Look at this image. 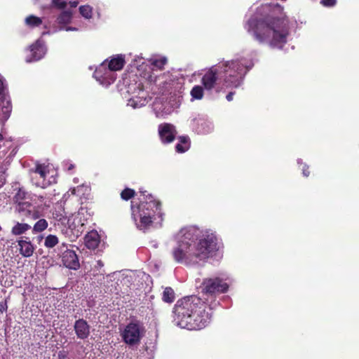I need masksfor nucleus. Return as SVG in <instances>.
I'll list each match as a JSON object with an SVG mask.
<instances>
[{
	"mask_svg": "<svg viewBox=\"0 0 359 359\" xmlns=\"http://www.w3.org/2000/svg\"><path fill=\"white\" fill-rule=\"evenodd\" d=\"M233 95H234V93H232V92L229 93L226 95V100H227L229 102L231 101V100H233Z\"/></svg>",
	"mask_w": 359,
	"mask_h": 359,
	"instance_id": "43",
	"label": "nucleus"
},
{
	"mask_svg": "<svg viewBox=\"0 0 359 359\" xmlns=\"http://www.w3.org/2000/svg\"><path fill=\"white\" fill-rule=\"evenodd\" d=\"M78 4H79V2L77 1H69V5L72 8L76 7Z\"/></svg>",
	"mask_w": 359,
	"mask_h": 359,
	"instance_id": "45",
	"label": "nucleus"
},
{
	"mask_svg": "<svg viewBox=\"0 0 359 359\" xmlns=\"http://www.w3.org/2000/svg\"><path fill=\"white\" fill-rule=\"evenodd\" d=\"M74 168V165L73 164H72V163H69V166H68L67 169H68V170H72Z\"/></svg>",
	"mask_w": 359,
	"mask_h": 359,
	"instance_id": "50",
	"label": "nucleus"
},
{
	"mask_svg": "<svg viewBox=\"0 0 359 359\" xmlns=\"http://www.w3.org/2000/svg\"><path fill=\"white\" fill-rule=\"evenodd\" d=\"M62 255V261L63 264L69 269H77L79 267V258L76 252L72 249H69L65 244H62L60 247Z\"/></svg>",
	"mask_w": 359,
	"mask_h": 359,
	"instance_id": "13",
	"label": "nucleus"
},
{
	"mask_svg": "<svg viewBox=\"0 0 359 359\" xmlns=\"http://www.w3.org/2000/svg\"><path fill=\"white\" fill-rule=\"evenodd\" d=\"M83 213L79 212L72 219H67L66 215L60 213H53L54 218L62 223V224L68 226L69 229H75L76 233H81L83 231V227L84 222L81 219V215Z\"/></svg>",
	"mask_w": 359,
	"mask_h": 359,
	"instance_id": "11",
	"label": "nucleus"
},
{
	"mask_svg": "<svg viewBox=\"0 0 359 359\" xmlns=\"http://www.w3.org/2000/svg\"><path fill=\"white\" fill-rule=\"evenodd\" d=\"M65 30H66V31H72V30H74H74H77V29H76V28H74V27H67V28L65 29Z\"/></svg>",
	"mask_w": 359,
	"mask_h": 359,
	"instance_id": "49",
	"label": "nucleus"
},
{
	"mask_svg": "<svg viewBox=\"0 0 359 359\" xmlns=\"http://www.w3.org/2000/svg\"><path fill=\"white\" fill-rule=\"evenodd\" d=\"M94 78L104 86H108L116 79V74L107 67V60L103 62L94 72Z\"/></svg>",
	"mask_w": 359,
	"mask_h": 359,
	"instance_id": "10",
	"label": "nucleus"
},
{
	"mask_svg": "<svg viewBox=\"0 0 359 359\" xmlns=\"http://www.w3.org/2000/svg\"><path fill=\"white\" fill-rule=\"evenodd\" d=\"M154 111L157 117H164L170 114L172 109L170 107L168 106V104L165 105L163 104L156 102L154 104Z\"/></svg>",
	"mask_w": 359,
	"mask_h": 359,
	"instance_id": "20",
	"label": "nucleus"
},
{
	"mask_svg": "<svg viewBox=\"0 0 359 359\" xmlns=\"http://www.w3.org/2000/svg\"><path fill=\"white\" fill-rule=\"evenodd\" d=\"M165 89L168 91V92H170V93H172V86H171V83H165ZM174 83H172V86H173Z\"/></svg>",
	"mask_w": 359,
	"mask_h": 359,
	"instance_id": "42",
	"label": "nucleus"
},
{
	"mask_svg": "<svg viewBox=\"0 0 359 359\" xmlns=\"http://www.w3.org/2000/svg\"><path fill=\"white\" fill-rule=\"evenodd\" d=\"M25 22L30 27H34L41 25L42 20L40 18L34 15H30L25 19Z\"/></svg>",
	"mask_w": 359,
	"mask_h": 359,
	"instance_id": "25",
	"label": "nucleus"
},
{
	"mask_svg": "<svg viewBox=\"0 0 359 359\" xmlns=\"http://www.w3.org/2000/svg\"><path fill=\"white\" fill-rule=\"evenodd\" d=\"M4 90V82L1 78H0V95L3 93Z\"/></svg>",
	"mask_w": 359,
	"mask_h": 359,
	"instance_id": "41",
	"label": "nucleus"
},
{
	"mask_svg": "<svg viewBox=\"0 0 359 359\" xmlns=\"http://www.w3.org/2000/svg\"><path fill=\"white\" fill-rule=\"evenodd\" d=\"M297 163L299 164V163H302V161H301V160H298V161H297Z\"/></svg>",
	"mask_w": 359,
	"mask_h": 359,
	"instance_id": "52",
	"label": "nucleus"
},
{
	"mask_svg": "<svg viewBox=\"0 0 359 359\" xmlns=\"http://www.w3.org/2000/svg\"><path fill=\"white\" fill-rule=\"evenodd\" d=\"M321 3L325 6H332L335 5L336 0H321Z\"/></svg>",
	"mask_w": 359,
	"mask_h": 359,
	"instance_id": "37",
	"label": "nucleus"
},
{
	"mask_svg": "<svg viewBox=\"0 0 359 359\" xmlns=\"http://www.w3.org/2000/svg\"><path fill=\"white\" fill-rule=\"evenodd\" d=\"M29 51L32 58L27 57V62H30L41 59L46 53V48L42 41L38 40L30 46Z\"/></svg>",
	"mask_w": 359,
	"mask_h": 359,
	"instance_id": "15",
	"label": "nucleus"
},
{
	"mask_svg": "<svg viewBox=\"0 0 359 359\" xmlns=\"http://www.w3.org/2000/svg\"><path fill=\"white\" fill-rule=\"evenodd\" d=\"M158 133L163 142L170 143L174 140L176 130L174 126L170 123H163L158 126Z\"/></svg>",
	"mask_w": 359,
	"mask_h": 359,
	"instance_id": "14",
	"label": "nucleus"
},
{
	"mask_svg": "<svg viewBox=\"0 0 359 359\" xmlns=\"http://www.w3.org/2000/svg\"><path fill=\"white\" fill-rule=\"evenodd\" d=\"M138 89V95H135L128 100V105L133 109L140 108L147 103L143 88L140 83L137 86Z\"/></svg>",
	"mask_w": 359,
	"mask_h": 359,
	"instance_id": "16",
	"label": "nucleus"
},
{
	"mask_svg": "<svg viewBox=\"0 0 359 359\" xmlns=\"http://www.w3.org/2000/svg\"><path fill=\"white\" fill-rule=\"evenodd\" d=\"M76 337L81 339H85L90 334V326L83 319L76 320L74 326Z\"/></svg>",
	"mask_w": 359,
	"mask_h": 359,
	"instance_id": "17",
	"label": "nucleus"
},
{
	"mask_svg": "<svg viewBox=\"0 0 359 359\" xmlns=\"http://www.w3.org/2000/svg\"><path fill=\"white\" fill-rule=\"evenodd\" d=\"M48 227V222L44 219L38 220L33 227V231L36 233H39L44 231Z\"/></svg>",
	"mask_w": 359,
	"mask_h": 359,
	"instance_id": "27",
	"label": "nucleus"
},
{
	"mask_svg": "<svg viewBox=\"0 0 359 359\" xmlns=\"http://www.w3.org/2000/svg\"><path fill=\"white\" fill-rule=\"evenodd\" d=\"M221 83H222V78L220 76L217 65L205 70L201 78V83L205 90L215 89L217 91H219L222 88L220 86Z\"/></svg>",
	"mask_w": 359,
	"mask_h": 359,
	"instance_id": "8",
	"label": "nucleus"
},
{
	"mask_svg": "<svg viewBox=\"0 0 359 359\" xmlns=\"http://www.w3.org/2000/svg\"><path fill=\"white\" fill-rule=\"evenodd\" d=\"M103 266H104V264L101 260L97 261V264L95 265L96 268L101 269L102 267H103Z\"/></svg>",
	"mask_w": 359,
	"mask_h": 359,
	"instance_id": "44",
	"label": "nucleus"
},
{
	"mask_svg": "<svg viewBox=\"0 0 359 359\" xmlns=\"http://www.w3.org/2000/svg\"><path fill=\"white\" fill-rule=\"evenodd\" d=\"M29 176L32 183L42 189L56 183V170L49 165L37 163L30 170Z\"/></svg>",
	"mask_w": 359,
	"mask_h": 359,
	"instance_id": "6",
	"label": "nucleus"
},
{
	"mask_svg": "<svg viewBox=\"0 0 359 359\" xmlns=\"http://www.w3.org/2000/svg\"><path fill=\"white\" fill-rule=\"evenodd\" d=\"M191 95L194 99H202L203 96V88L201 86H195L191 90Z\"/></svg>",
	"mask_w": 359,
	"mask_h": 359,
	"instance_id": "29",
	"label": "nucleus"
},
{
	"mask_svg": "<svg viewBox=\"0 0 359 359\" xmlns=\"http://www.w3.org/2000/svg\"><path fill=\"white\" fill-rule=\"evenodd\" d=\"M31 228V226L27 224H24V231L27 230V229H29Z\"/></svg>",
	"mask_w": 359,
	"mask_h": 359,
	"instance_id": "48",
	"label": "nucleus"
},
{
	"mask_svg": "<svg viewBox=\"0 0 359 359\" xmlns=\"http://www.w3.org/2000/svg\"><path fill=\"white\" fill-rule=\"evenodd\" d=\"M205 125L206 126V128H203L202 130H201L200 131L201 133H209L210 131L212 130V126L210 123H208V122H203L202 123V125Z\"/></svg>",
	"mask_w": 359,
	"mask_h": 359,
	"instance_id": "36",
	"label": "nucleus"
},
{
	"mask_svg": "<svg viewBox=\"0 0 359 359\" xmlns=\"http://www.w3.org/2000/svg\"><path fill=\"white\" fill-rule=\"evenodd\" d=\"M145 332L143 323L133 320L121 331V336L124 343L130 346H135L139 345Z\"/></svg>",
	"mask_w": 359,
	"mask_h": 359,
	"instance_id": "7",
	"label": "nucleus"
},
{
	"mask_svg": "<svg viewBox=\"0 0 359 359\" xmlns=\"http://www.w3.org/2000/svg\"><path fill=\"white\" fill-rule=\"evenodd\" d=\"M203 285V291L209 294H213L217 292H225L229 287L226 283H222V280L217 278L204 280Z\"/></svg>",
	"mask_w": 359,
	"mask_h": 359,
	"instance_id": "12",
	"label": "nucleus"
},
{
	"mask_svg": "<svg viewBox=\"0 0 359 359\" xmlns=\"http://www.w3.org/2000/svg\"><path fill=\"white\" fill-rule=\"evenodd\" d=\"M4 140V136L1 134H0V140Z\"/></svg>",
	"mask_w": 359,
	"mask_h": 359,
	"instance_id": "51",
	"label": "nucleus"
},
{
	"mask_svg": "<svg viewBox=\"0 0 359 359\" xmlns=\"http://www.w3.org/2000/svg\"><path fill=\"white\" fill-rule=\"evenodd\" d=\"M190 147L189 139L188 137H180V142L177 144L175 148L176 151L180 153L185 152Z\"/></svg>",
	"mask_w": 359,
	"mask_h": 359,
	"instance_id": "22",
	"label": "nucleus"
},
{
	"mask_svg": "<svg viewBox=\"0 0 359 359\" xmlns=\"http://www.w3.org/2000/svg\"><path fill=\"white\" fill-rule=\"evenodd\" d=\"M89 191V187L86 185H80L78 186L76 188H72L69 191H67L65 195L64 198H67L70 194L72 195H76L79 197L81 196V195H84L85 194H87Z\"/></svg>",
	"mask_w": 359,
	"mask_h": 359,
	"instance_id": "21",
	"label": "nucleus"
},
{
	"mask_svg": "<svg viewBox=\"0 0 359 359\" xmlns=\"http://www.w3.org/2000/svg\"><path fill=\"white\" fill-rule=\"evenodd\" d=\"M7 309V306L6 302H1L0 303V313H3Z\"/></svg>",
	"mask_w": 359,
	"mask_h": 359,
	"instance_id": "39",
	"label": "nucleus"
},
{
	"mask_svg": "<svg viewBox=\"0 0 359 359\" xmlns=\"http://www.w3.org/2000/svg\"><path fill=\"white\" fill-rule=\"evenodd\" d=\"M100 243V236L96 231L88 232L85 236L86 246L89 249H95Z\"/></svg>",
	"mask_w": 359,
	"mask_h": 359,
	"instance_id": "18",
	"label": "nucleus"
},
{
	"mask_svg": "<svg viewBox=\"0 0 359 359\" xmlns=\"http://www.w3.org/2000/svg\"><path fill=\"white\" fill-rule=\"evenodd\" d=\"M200 235L195 226L182 228L174 236L172 259L179 264L194 265L212 256L217 250L216 236L209 233L199 238Z\"/></svg>",
	"mask_w": 359,
	"mask_h": 359,
	"instance_id": "2",
	"label": "nucleus"
},
{
	"mask_svg": "<svg viewBox=\"0 0 359 359\" xmlns=\"http://www.w3.org/2000/svg\"><path fill=\"white\" fill-rule=\"evenodd\" d=\"M59 243L58 238L55 236L50 234L45 238L44 245L48 248H53Z\"/></svg>",
	"mask_w": 359,
	"mask_h": 359,
	"instance_id": "23",
	"label": "nucleus"
},
{
	"mask_svg": "<svg viewBox=\"0 0 359 359\" xmlns=\"http://www.w3.org/2000/svg\"><path fill=\"white\" fill-rule=\"evenodd\" d=\"M53 4L59 8H63L66 6V1L63 0H52Z\"/></svg>",
	"mask_w": 359,
	"mask_h": 359,
	"instance_id": "35",
	"label": "nucleus"
},
{
	"mask_svg": "<svg viewBox=\"0 0 359 359\" xmlns=\"http://www.w3.org/2000/svg\"><path fill=\"white\" fill-rule=\"evenodd\" d=\"M167 62V59L165 57H161L158 59H156L152 62V65L157 67L158 69H161L163 68V67L165 65Z\"/></svg>",
	"mask_w": 359,
	"mask_h": 359,
	"instance_id": "33",
	"label": "nucleus"
},
{
	"mask_svg": "<svg viewBox=\"0 0 359 359\" xmlns=\"http://www.w3.org/2000/svg\"><path fill=\"white\" fill-rule=\"evenodd\" d=\"M18 245L20 246L19 251L20 254H22V240L18 241Z\"/></svg>",
	"mask_w": 359,
	"mask_h": 359,
	"instance_id": "46",
	"label": "nucleus"
},
{
	"mask_svg": "<svg viewBox=\"0 0 359 359\" xmlns=\"http://www.w3.org/2000/svg\"><path fill=\"white\" fill-rule=\"evenodd\" d=\"M281 11L280 6L273 9L269 5L262 6L248 20V32L261 44L281 48L289 35V20Z\"/></svg>",
	"mask_w": 359,
	"mask_h": 359,
	"instance_id": "1",
	"label": "nucleus"
},
{
	"mask_svg": "<svg viewBox=\"0 0 359 359\" xmlns=\"http://www.w3.org/2000/svg\"><path fill=\"white\" fill-rule=\"evenodd\" d=\"M11 112V106L8 102H6V105L1 107V114L3 116L4 120H7L10 116Z\"/></svg>",
	"mask_w": 359,
	"mask_h": 359,
	"instance_id": "31",
	"label": "nucleus"
},
{
	"mask_svg": "<svg viewBox=\"0 0 359 359\" xmlns=\"http://www.w3.org/2000/svg\"><path fill=\"white\" fill-rule=\"evenodd\" d=\"M148 80L150 83H156L158 80H160V78H157L156 76L150 75L148 77Z\"/></svg>",
	"mask_w": 359,
	"mask_h": 359,
	"instance_id": "38",
	"label": "nucleus"
},
{
	"mask_svg": "<svg viewBox=\"0 0 359 359\" xmlns=\"http://www.w3.org/2000/svg\"><path fill=\"white\" fill-rule=\"evenodd\" d=\"M72 13L69 11H63L57 18L60 24H67L72 20Z\"/></svg>",
	"mask_w": 359,
	"mask_h": 359,
	"instance_id": "26",
	"label": "nucleus"
},
{
	"mask_svg": "<svg viewBox=\"0 0 359 359\" xmlns=\"http://www.w3.org/2000/svg\"><path fill=\"white\" fill-rule=\"evenodd\" d=\"M43 201V196L36 195L25 196L24 194V211L26 209V215L34 219L39 218V208Z\"/></svg>",
	"mask_w": 359,
	"mask_h": 359,
	"instance_id": "9",
	"label": "nucleus"
},
{
	"mask_svg": "<svg viewBox=\"0 0 359 359\" xmlns=\"http://www.w3.org/2000/svg\"><path fill=\"white\" fill-rule=\"evenodd\" d=\"M125 64L124 57L122 55H118L113 57L109 62H107L108 67L113 72L121 70Z\"/></svg>",
	"mask_w": 359,
	"mask_h": 359,
	"instance_id": "19",
	"label": "nucleus"
},
{
	"mask_svg": "<svg viewBox=\"0 0 359 359\" xmlns=\"http://www.w3.org/2000/svg\"><path fill=\"white\" fill-rule=\"evenodd\" d=\"M303 175L306 177H308L309 175V172L306 171V170L305 169V168H304L303 169Z\"/></svg>",
	"mask_w": 359,
	"mask_h": 359,
	"instance_id": "47",
	"label": "nucleus"
},
{
	"mask_svg": "<svg viewBox=\"0 0 359 359\" xmlns=\"http://www.w3.org/2000/svg\"><path fill=\"white\" fill-rule=\"evenodd\" d=\"M163 299L166 302H172L175 299L174 291L170 287H166L163 292Z\"/></svg>",
	"mask_w": 359,
	"mask_h": 359,
	"instance_id": "28",
	"label": "nucleus"
},
{
	"mask_svg": "<svg viewBox=\"0 0 359 359\" xmlns=\"http://www.w3.org/2000/svg\"><path fill=\"white\" fill-rule=\"evenodd\" d=\"M252 66V63L244 58L219 62L217 67L222 78V86L226 88H238Z\"/></svg>",
	"mask_w": 359,
	"mask_h": 359,
	"instance_id": "5",
	"label": "nucleus"
},
{
	"mask_svg": "<svg viewBox=\"0 0 359 359\" xmlns=\"http://www.w3.org/2000/svg\"><path fill=\"white\" fill-rule=\"evenodd\" d=\"M34 250V248L30 242L24 241V257H30Z\"/></svg>",
	"mask_w": 359,
	"mask_h": 359,
	"instance_id": "30",
	"label": "nucleus"
},
{
	"mask_svg": "<svg viewBox=\"0 0 359 359\" xmlns=\"http://www.w3.org/2000/svg\"><path fill=\"white\" fill-rule=\"evenodd\" d=\"M210 309L196 296L178 300L174 307L173 322L179 327L190 330H201L210 321Z\"/></svg>",
	"mask_w": 359,
	"mask_h": 359,
	"instance_id": "3",
	"label": "nucleus"
},
{
	"mask_svg": "<svg viewBox=\"0 0 359 359\" xmlns=\"http://www.w3.org/2000/svg\"><path fill=\"white\" fill-rule=\"evenodd\" d=\"M145 192H142L144 201L137 206H135L133 202L131 204L132 217L140 229H146L154 223L161 225L163 221L160 203Z\"/></svg>",
	"mask_w": 359,
	"mask_h": 359,
	"instance_id": "4",
	"label": "nucleus"
},
{
	"mask_svg": "<svg viewBox=\"0 0 359 359\" xmlns=\"http://www.w3.org/2000/svg\"><path fill=\"white\" fill-rule=\"evenodd\" d=\"M134 194H135V191L133 189L127 188V189H125L121 192V196L123 200H128V199L131 198L132 197H133Z\"/></svg>",
	"mask_w": 359,
	"mask_h": 359,
	"instance_id": "32",
	"label": "nucleus"
},
{
	"mask_svg": "<svg viewBox=\"0 0 359 359\" xmlns=\"http://www.w3.org/2000/svg\"><path fill=\"white\" fill-rule=\"evenodd\" d=\"M81 15L86 19H90L93 16V8L89 5H84L79 7Z\"/></svg>",
	"mask_w": 359,
	"mask_h": 359,
	"instance_id": "24",
	"label": "nucleus"
},
{
	"mask_svg": "<svg viewBox=\"0 0 359 359\" xmlns=\"http://www.w3.org/2000/svg\"><path fill=\"white\" fill-rule=\"evenodd\" d=\"M67 353L65 351H60L58 353V358L59 359H66Z\"/></svg>",
	"mask_w": 359,
	"mask_h": 359,
	"instance_id": "40",
	"label": "nucleus"
},
{
	"mask_svg": "<svg viewBox=\"0 0 359 359\" xmlns=\"http://www.w3.org/2000/svg\"><path fill=\"white\" fill-rule=\"evenodd\" d=\"M12 232L15 235H20L22 233V224L18 223L12 229Z\"/></svg>",
	"mask_w": 359,
	"mask_h": 359,
	"instance_id": "34",
	"label": "nucleus"
}]
</instances>
